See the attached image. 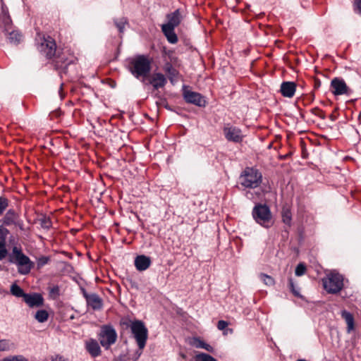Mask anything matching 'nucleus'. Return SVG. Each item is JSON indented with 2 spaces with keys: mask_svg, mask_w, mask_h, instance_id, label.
Returning <instances> with one entry per match:
<instances>
[{
  "mask_svg": "<svg viewBox=\"0 0 361 361\" xmlns=\"http://www.w3.org/2000/svg\"><path fill=\"white\" fill-rule=\"evenodd\" d=\"M8 261L18 267L19 274L26 275L34 267V263L22 251L21 248L14 246L8 255Z\"/></svg>",
  "mask_w": 361,
  "mask_h": 361,
  "instance_id": "nucleus-1",
  "label": "nucleus"
},
{
  "mask_svg": "<svg viewBox=\"0 0 361 361\" xmlns=\"http://www.w3.org/2000/svg\"><path fill=\"white\" fill-rule=\"evenodd\" d=\"M129 71L135 78H145L151 71V61L147 56H136L129 62Z\"/></svg>",
  "mask_w": 361,
  "mask_h": 361,
  "instance_id": "nucleus-2",
  "label": "nucleus"
},
{
  "mask_svg": "<svg viewBox=\"0 0 361 361\" xmlns=\"http://www.w3.org/2000/svg\"><path fill=\"white\" fill-rule=\"evenodd\" d=\"M239 184L243 188L255 189L262 181V173L252 167H246L239 176Z\"/></svg>",
  "mask_w": 361,
  "mask_h": 361,
  "instance_id": "nucleus-3",
  "label": "nucleus"
},
{
  "mask_svg": "<svg viewBox=\"0 0 361 361\" xmlns=\"http://www.w3.org/2000/svg\"><path fill=\"white\" fill-rule=\"evenodd\" d=\"M255 221L261 226L269 228L272 225V215L267 204H257L252 212Z\"/></svg>",
  "mask_w": 361,
  "mask_h": 361,
  "instance_id": "nucleus-4",
  "label": "nucleus"
},
{
  "mask_svg": "<svg viewBox=\"0 0 361 361\" xmlns=\"http://www.w3.org/2000/svg\"><path fill=\"white\" fill-rule=\"evenodd\" d=\"M323 286L329 293H338L343 287V277L336 272H331L322 279Z\"/></svg>",
  "mask_w": 361,
  "mask_h": 361,
  "instance_id": "nucleus-5",
  "label": "nucleus"
},
{
  "mask_svg": "<svg viewBox=\"0 0 361 361\" xmlns=\"http://www.w3.org/2000/svg\"><path fill=\"white\" fill-rule=\"evenodd\" d=\"M130 330L140 349H143L148 338V330L145 324L140 320L131 322Z\"/></svg>",
  "mask_w": 361,
  "mask_h": 361,
  "instance_id": "nucleus-6",
  "label": "nucleus"
},
{
  "mask_svg": "<svg viewBox=\"0 0 361 361\" xmlns=\"http://www.w3.org/2000/svg\"><path fill=\"white\" fill-rule=\"evenodd\" d=\"M116 332L111 326L105 325L102 327L99 334V341L104 348H109L116 342Z\"/></svg>",
  "mask_w": 361,
  "mask_h": 361,
  "instance_id": "nucleus-7",
  "label": "nucleus"
},
{
  "mask_svg": "<svg viewBox=\"0 0 361 361\" xmlns=\"http://www.w3.org/2000/svg\"><path fill=\"white\" fill-rule=\"evenodd\" d=\"M37 49L47 58L51 59L56 54V42L51 37H44L37 44Z\"/></svg>",
  "mask_w": 361,
  "mask_h": 361,
  "instance_id": "nucleus-8",
  "label": "nucleus"
},
{
  "mask_svg": "<svg viewBox=\"0 0 361 361\" xmlns=\"http://www.w3.org/2000/svg\"><path fill=\"white\" fill-rule=\"evenodd\" d=\"M331 92L334 95H349L350 90L344 80L338 78H334L331 82Z\"/></svg>",
  "mask_w": 361,
  "mask_h": 361,
  "instance_id": "nucleus-9",
  "label": "nucleus"
},
{
  "mask_svg": "<svg viewBox=\"0 0 361 361\" xmlns=\"http://www.w3.org/2000/svg\"><path fill=\"white\" fill-rule=\"evenodd\" d=\"M82 292L87 305L92 310H99L102 308L103 300L97 294L87 293L84 288L82 289Z\"/></svg>",
  "mask_w": 361,
  "mask_h": 361,
  "instance_id": "nucleus-10",
  "label": "nucleus"
},
{
  "mask_svg": "<svg viewBox=\"0 0 361 361\" xmlns=\"http://www.w3.org/2000/svg\"><path fill=\"white\" fill-rule=\"evenodd\" d=\"M183 97L186 102L195 104L198 106H204L206 101L198 92L190 90L184 91Z\"/></svg>",
  "mask_w": 361,
  "mask_h": 361,
  "instance_id": "nucleus-11",
  "label": "nucleus"
},
{
  "mask_svg": "<svg viewBox=\"0 0 361 361\" xmlns=\"http://www.w3.org/2000/svg\"><path fill=\"white\" fill-rule=\"evenodd\" d=\"M224 133L228 141L240 142L242 141L243 135L241 130L235 126H226L224 128Z\"/></svg>",
  "mask_w": 361,
  "mask_h": 361,
  "instance_id": "nucleus-12",
  "label": "nucleus"
},
{
  "mask_svg": "<svg viewBox=\"0 0 361 361\" xmlns=\"http://www.w3.org/2000/svg\"><path fill=\"white\" fill-rule=\"evenodd\" d=\"M183 18V16L182 14V11L180 9L178 8L173 12L166 15V19L168 21L166 24H163L162 25L175 28L180 25Z\"/></svg>",
  "mask_w": 361,
  "mask_h": 361,
  "instance_id": "nucleus-13",
  "label": "nucleus"
},
{
  "mask_svg": "<svg viewBox=\"0 0 361 361\" xmlns=\"http://www.w3.org/2000/svg\"><path fill=\"white\" fill-rule=\"evenodd\" d=\"M25 302L30 307H39L44 304V298L39 293H27L24 298Z\"/></svg>",
  "mask_w": 361,
  "mask_h": 361,
  "instance_id": "nucleus-14",
  "label": "nucleus"
},
{
  "mask_svg": "<svg viewBox=\"0 0 361 361\" xmlns=\"http://www.w3.org/2000/svg\"><path fill=\"white\" fill-rule=\"evenodd\" d=\"M2 223L5 226L19 225V215L13 209H8L2 219Z\"/></svg>",
  "mask_w": 361,
  "mask_h": 361,
  "instance_id": "nucleus-15",
  "label": "nucleus"
},
{
  "mask_svg": "<svg viewBox=\"0 0 361 361\" xmlns=\"http://www.w3.org/2000/svg\"><path fill=\"white\" fill-rule=\"evenodd\" d=\"M296 91V84L294 82H283L281 85L280 92L288 98H292Z\"/></svg>",
  "mask_w": 361,
  "mask_h": 361,
  "instance_id": "nucleus-16",
  "label": "nucleus"
},
{
  "mask_svg": "<svg viewBox=\"0 0 361 361\" xmlns=\"http://www.w3.org/2000/svg\"><path fill=\"white\" fill-rule=\"evenodd\" d=\"M166 82V77L161 73H154L149 81V83L151 84L155 90L164 87Z\"/></svg>",
  "mask_w": 361,
  "mask_h": 361,
  "instance_id": "nucleus-17",
  "label": "nucleus"
},
{
  "mask_svg": "<svg viewBox=\"0 0 361 361\" xmlns=\"http://www.w3.org/2000/svg\"><path fill=\"white\" fill-rule=\"evenodd\" d=\"M152 263L149 257L145 255H138L135 259V266L137 270L143 271L147 269Z\"/></svg>",
  "mask_w": 361,
  "mask_h": 361,
  "instance_id": "nucleus-18",
  "label": "nucleus"
},
{
  "mask_svg": "<svg viewBox=\"0 0 361 361\" xmlns=\"http://www.w3.org/2000/svg\"><path fill=\"white\" fill-rule=\"evenodd\" d=\"M86 350L92 357H96L101 353L100 346L96 340L90 339L85 343Z\"/></svg>",
  "mask_w": 361,
  "mask_h": 361,
  "instance_id": "nucleus-19",
  "label": "nucleus"
},
{
  "mask_svg": "<svg viewBox=\"0 0 361 361\" xmlns=\"http://www.w3.org/2000/svg\"><path fill=\"white\" fill-rule=\"evenodd\" d=\"M164 72L167 74L168 78L171 83H174L177 80L178 75V71L174 68L170 62H166L163 68Z\"/></svg>",
  "mask_w": 361,
  "mask_h": 361,
  "instance_id": "nucleus-20",
  "label": "nucleus"
},
{
  "mask_svg": "<svg viewBox=\"0 0 361 361\" xmlns=\"http://www.w3.org/2000/svg\"><path fill=\"white\" fill-rule=\"evenodd\" d=\"M174 29L175 28H171L169 26L166 27L161 25V30L163 33L166 36L167 40L171 44H175L178 42V37L174 32Z\"/></svg>",
  "mask_w": 361,
  "mask_h": 361,
  "instance_id": "nucleus-21",
  "label": "nucleus"
},
{
  "mask_svg": "<svg viewBox=\"0 0 361 361\" xmlns=\"http://www.w3.org/2000/svg\"><path fill=\"white\" fill-rule=\"evenodd\" d=\"M341 317L347 324L348 333H350L354 329V318L353 314L346 310H343L341 312Z\"/></svg>",
  "mask_w": 361,
  "mask_h": 361,
  "instance_id": "nucleus-22",
  "label": "nucleus"
},
{
  "mask_svg": "<svg viewBox=\"0 0 361 361\" xmlns=\"http://www.w3.org/2000/svg\"><path fill=\"white\" fill-rule=\"evenodd\" d=\"M8 32V39L11 44H18L23 40V35L17 30L8 32V29L6 28Z\"/></svg>",
  "mask_w": 361,
  "mask_h": 361,
  "instance_id": "nucleus-23",
  "label": "nucleus"
},
{
  "mask_svg": "<svg viewBox=\"0 0 361 361\" xmlns=\"http://www.w3.org/2000/svg\"><path fill=\"white\" fill-rule=\"evenodd\" d=\"M75 59L71 56L70 59L65 58L63 56H59L56 59L57 65L61 68H66L67 66L75 61Z\"/></svg>",
  "mask_w": 361,
  "mask_h": 361,
  "instance_id": "nucleus-24",
  "label": "nucleus"
},
{
  "mask_svg": "<svg viewBox=\"0 0 361 361\" xmlns=\"http://www.w3.org/2000/svg\"><path fill=\"white\" fill-rule=\"evenodd\" d=\"M11 293L17 297V298H23V299L25 297V295L27 293H25L23 290L16 283H13L11 286L10 289Z\"/></svg>",
  "mask_w": 361,
  "mask_h": 361,
  "instance_id": "nucleus-25",
  "label": "nucleus"
},
{
  "mask_svg": "<svg viewBox=\"0 0 361 361\" xmlns=\"http://www.w3.org/2000/svg\"><path fill=\"white\" fill-rule=\"evenodd\" d=\"M48 317L49 314L47 311L45 310H39L37 311L35 315V319L40 323L46 322L48 319Z\"/></svg>",
  "mask_w": 361,
  "mask_h": 361,
  "instance_id": "nucleus-26",
  "label": "nucleus"
},
{
  "mask_svg": "<svg viewBox=\"0 0 361 361\" xmlns=\"http://www.w3.org/2000/svg\"><path fill=\"white\" fill-rule=\"evenodd\" d=\"M283 222L287 225H290L292 219L290 210L287 207H283L281 212Z\"/></svg>",
  "mask_w": 361,
  "mask_h": 361,
  "instance_id": "nucleus-27",
  "label": "nucleus"
},
{
  "mask_svg": "<svg viewBox=\"0 0 361 361\" xmlns=\"http://www.w3.org/2000/svg\"><path fill=\"white\" fill-rule=\"evenodd\" d=\"M128 21L127 19L125 18H121L118 19L114 20V24L118 28L120 33H123L124 31V28L126 25H127Z\"/></svg>",
  "mask_w": 361,
  "mask_h": 361,
  "instance_id": "nucleus-28",
  "label": "nucleus"
},
{
  "mask_svg": "<svg viewBox=\"0 0 361 361\" xmlns=\"http://www.w3.org/2000/svg\"><path fill=\"white\" fill-rule=\"evenodd\" d=\"M195 361H217L209 354L201 353L196 355Z\"/></svg>",
  "mask_w": 361,
  "mask_h": 361,
  "instance_id": "nucleus-29",
  "label": "nucleus"
},
{
  "mask_svg": "<svg viewBox=\"0 0 361 361\" xmlns=\"http://www.w3.org/2000/svg\"><path fill=\"white\" fill-rule=\"evenodd\" d=\"M289 288L293 294L298 297L301 298L302 295L300 293V288L295 286L292 279H289Z\"/></svg>",
  "mask_w": 361,
  "mask_h": 361,
  "instance_id": "nucleus-30",
  "label": "nucleus"
},
{
  "mask_svg": "<svg viewBox=\"0 0 361 361\" xmlns=\"http://www.w3.org/2000/svg\"><path fill=\"white\" fill-rule=\"evenodd\" d=\"M50 259L49 257L42 256L37 259V268L38 269L43 267L44 265L47 264L49 262Z\"/></svg>",
  "mask_w": 361,
  "mask_h": 361,
  "instance_id": "nucleus-31",
  "label": "nucleus"
},
{
  "mask_svg": "<svg viewBox=\"0 0 361 361\" xmlns=\"http://www.w3.org/2000/svg\"><path fill=\"white\" fill-rule=\"evenodd\" d=\"M8 233L9 231L6 228L3 226H0V242L6 243V238Z\"/></svg>",
  "mask_w": 361,
  "mask_h": 361,
  "instance_id": "nucleus-32",
  "label": "nucleus"
},
{
  "mask_svg": "<svg viewBox=\"0 0 361 361\" xmlns=\"http://www.w3.org/2000/svg\"><path fill=\"white\" fill-rule=\"evenodd\" d=\"M260 279L267 286H272L274 284V279L267 274H261Z\"/></svg>",
  "mask_w": 361,
  "mask_h": 361,
  "instance_id": "nucleus-33",
  "label": "nucleus"
},
{
  "mask_svg": "<svg viewBox=\"0 0 361 361\" xmlns=\"http://www.w3.org/2000/svg\"><path fill=\"white\" fill-rule=\"evenodd\" d=\"M6 244V243L0 242V260L4 259L8 255Z\"/></svg>",
  "mask_w": 361,
  "mask_h": 361,
  "instance_id": "nucleus-34",
  "label": "nucleus"
},
{
  "mask_svg": "<svg viewBox=\"0 0 361 361\" xmlns=\"http://www.w3.org/2000/svg\"><path fill=\"white\" fill-rule=\"evenodd\" d=\"M305 271H306L305 265L302 263H300L297 265V267L295 268V274L298 276H301L303 274H305Z\"/></svg>",
  "mask_w": 361,
  "mask_h": 361,
  "instance_id": "nucleus-35",
  "label": "nucleus"
},
{
  "mask_svg": "<svg viewBox=\"0 0 361 361\" xmlns=\"http://www.w3.org/2000/svg\"><path fill=\"white\" fill-rule=\"evenodd\" d=\"M8 206V201L4 197H0V215H1Z\"/></svg>",
  "mask_w": 361,
  "mask_h": 361,
  "instance_id": "nucleus-36",
  "label": "nucleus"
},
{
  "mask_svg": "<svg viewBox=\"0 0 361 361\" xmlns=\"http://www.w3.org/2000/svg\"><path fill=\"white\" fill-rule=\"evenodd\" d=\"M39 221L40 225L43 228L49 229L51 227V221L49 218L43 217Z\"/></svg>",
  "mask_w": 361,
  "mask_h": 361,
  "instance_id": "nucleus-37",
  "label": "nucleus"
},
{
  "mask_svg": "<svg viewBox=\"0 0 361 361\" xmlns=\"http://www.w3.org/2000/svg\"><path fill=\"white\" fill-rule=\"evenodd\" d=\"M196 346L197 348H204L209 352H212L213 350V348L210 345L205 343L204 341L200 340L198 341V344Z\"/></svg>",
  "mask_w": 361,
  "mask_h": 361,
  "instance_id": "nucleus-38",
  "label": "nucleus"
},
{
  "mask_svg": "<svg viewBox=\"0 0 361 361\" xmlns=\"http://www.w3.org/2000/svg\"><path fill=\"white\" fill-rule=\"evenodd\" d=\"M3 361H27V359H25L22 355H16L11 357H7L4 359Z\"/></svg>",
  "mask_w": 361,
  "mask_h": 361,
  "instance_id": "nucleus-39",
  "label": "nucleus"
},
{
  "mask_svg": "<svg viewBox=\"0 0 361 361\" xmlns=\"http://www.w3.org/2000/svg\"><path fill=\"white\" fill-rule=\"evenodd\" d=\"M8 343L6 340H1L0 341V351H6L8 350Z\"/></svg>",
  "mask_w": 361,
  "mask_h": 361,
  "instance_id": "nucleus-40",
  "label": "nucleus"
},
{
  "mask_svg": "<svg viewBox=\"0 0 361 361\" xmlns=\"http://www.w3.org/2000/svg\"><path fill=\"white\" fill-rule=\"evenodd\" d=\"M228 324L227 322L226 321H224V320H220L218 322V324H217V328L222 331V330H224L227 326H228Z\"/></svg>",
  "mask_w": 361,
  "mask_h": 361,
  "instance_id": "nucleus-41",
  "label": "nucleus"
},
{
  "mask_svg": "<svg viewBox=\"0 0 361 361\" xmlns=\"http://www.w3.org/2000/svg\"><path fill=\"white\" fill-rule=\"evenodd\" d=\"M3 22H4V23L5 25V26L8 27L11 24V20L10 16H6V15L4 16V17H3Z\"/></svg>",
  "mask_w": 361,
  "mask_h": 361,
  "instance_id": "nucleus-42",
  "label": "nucleus"
},
{
  "mask_svg": "<svg viewBox=\"0 0 361 361\" xmlns=\"http://www.w3.org/2000/svg\"><path fill=\"white\" fill-rule=\"evenodd\" d=\"M59 288L57 286H54L50 289L51 294L59 295Z\"/></svg>",
  "mask_w": 361,
  "mask_h": 361,
  "instance_id": "nucleus-43",
  "label": "nucleus"
},
{
  "mask_svg": "<svg viewBox=\"0 0 361 361\" xmlns=\"http://www.w3.org/2000/svg\"><path fill=\"white\" fill-rule=\"evenodd\" d=\"M245 197L247 199L252 200V199H254V193L250 192V190H247L245 192Z\"/></svg>",
  "mask_w": 361,
  "mask_h": 361,
  "instance_id": "nucleus-44",
  "label": "nucleus"
},
{
  "mask_svg": "<svg viewBox=\"0 0 361 361\" xmlns=\"http://www.w3.org/2000/svg\"><path fill=\"white\" fill-rule=\"evenodd\" d=\"M355 5L356 8L359 11V12L361 13V0H357L355 2Z\"/></svg>",
  "mask_w": 361,
  "mask_h": 361,
  "instance_id": "nucleus-45",
  "label": "nucleus"
},
{
  "mask_svg": "<svg viewBox=\"0 0 361 361\" xmlns=\"http://www.w3.org/2000/svg\"><path fill=\"white\" fill-rule=\"evenodd\" d=\"M51 361H67L64 357L60 355H56L55 357L52 359Z\"/></svg>",
  "mask_w": 361,
  "mask_h": 361,
  "instance_id": "nucleus-46",
  "label": "nucleus"
},
{
  "mask_svg": "<svg viewBox=\"0 0 361 361\" xmlns=\"http://www.w3.org/2000/svg\"><path fill=\"white\" fill-rule=\"evenodd\" d=\"M62 85H63L61 84V87H60V90H59V94H60V97H61V98H62V97H63V96L61 95Z\"/></svg>",
  "mask_w": 361,
  "mask_h": 361,
  "instance_id": "nucleus-47",
  "label": "nucleus"
},
{
  "mask_svg": "<svg viewBox=\"0 0 361 361\" xmlns=\"http://www.w3.org/2000/svg\"><path fill=\"white\" fill-rule=\"evenodd\" d=\"M18 226H19L21 229L23 228V222L19 220V225H17Z\"/></svg>",
  "mask_w": 361,
  "mask_h": 361,
  "instance_id": "nucleus-48",
  "label": "nucleus"
},
{
  "mask_svg": "<svg viewBox=\"0 0 361 361\" xmlns=\"http://www.w3.org/2000/svg\"><path fill=\"white\" fill-rule=\"evenodd\" d=\"M255 195L257 196V197H260L261 193L258 192H255Z\"/></svg>",
  "mask_w": 361,
  "mask_h": 361,
  "instance_id": "nucleus-49",
  "label": "nucleus"
},
{
  "mask_svg": "<svg viewBox=\"0 0 361 361\" xmlns=\"http://www.w3.org/2000/svg\"><path fill=\"white\" fill-rule=\"evenodd\" d=\"M297 361H307L306 360H302V359H300V360H298Z\"/></svg>",
  "mask_w": 361,
  "mask_h": 361,
  "instance_id": "nucleus-50",
  "label": "nucleus"
}]
</instances>
